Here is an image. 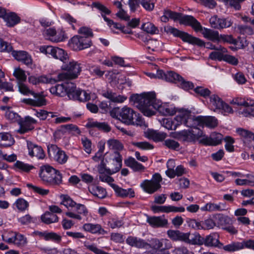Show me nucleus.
<instances>
[{"label":"nucleus","instance_id":"43","mask_svg":"<svg viewBox=\"0 0 254 254\" xmlns=\"http://www.w3.org/2000/svg\"><path fill=\"white\" fill-rule=\"evenodd\" d=\"M14 140L11 134L7 132L0 133V146L8 147L12 145Z\"/></svg>","mask_w":254,"mask_h":254},{"label":"nucleus","instance_id":"6","mask_svg":"<svg viewBox=\"0 0 254 254\" xmlns=\"http://www.w3.org/2000/svg\"><path fill=\"white\" fill-rule=\"evenodd\" d=\"M203 131L197 128L192 127L190 129L172 132L170 136L175 139L184 141H194L203 136Z\"/></svg>","mask_w":254,"mask_h":254},{"label":"nucleus","instance_id":"2","mask_svg":"<svg viewBox=\"0 0 254 254\" xmlns=\"http://www.w3.org/2000/svg\"><path fill=\"white\" fill-rule=\"evenodd\" d=\"M135 106L146 116L150 117L155 114V107L158 102L155 92H143L130 97Z\"/></svg>","mask_w":254,"mask_h":254},{"label":"nucleus","instance_id":"55","mask_svg":"<svg viewBox=\"0 0 254 254\" xmlns=\"http://www.w3.org/2000/svg\"><path fill=\"white\" fill-rule=\"evenodd\" d=\"M13 206L20 211H23L27 209L29 203L22 198H18L13 203Z\"/></svg>","mask_w":254,"mask_h":254},{"label":"nucleus","instance_id":"19","mask_svg":"<svg viewBox=\"0 0 254 254\" xmlns=\"http://www.w3.org/2000/svg\"><path fill=\"white\" fill-rule=\"evenodd\" d=\"M157 76L158 79L177 84L178 83L180 78L182 76L175 71H167L165 72L162 70H157Z\"/></svg>","mask_w":254,"mask_h":254},{"label":"nucleus","instance_id":"36","mask_svg":"<svg viewBox=\"0 0 254 254\" xmlns=\"http://www.w3.org/2000/svg\"><path fill=\"white\" fill-rule=\"evenodd\" d=\"M203 240V244L205 246L209 247H219V244H220L219 241V235L217 233H212L209 235L207 236L204 240L201 237Z\"/></svg>","mask_w":254,"mask_h":254},{"label":"nucleus","instance_id":"20","mask_svg":"<svg viewBox=\"0 0 254 254\" xmlns=\"http://www.w3.org/2000/svg\"><path fill=\"white\" fill-rule=\"evenodd\" d=\"M112 155L113 156V164L112 167H107L106 172L109 174H114L121 169L122 167L123 157L119 152L114 151Z\"/></svg>","mask_w":254,"mask_h":254},{"label":"nucleus","instance_id":"39","mask_svg":"<svg viewBox=\"0 0 254 254\" xmlns=\"http://www.w3.org/2000/svg\"><path fill=\"white\" fill-rule=\"evenodd\" d=\"M67 83L57 84L51 87L50 89L51 93L59 96H64L67 93Z\"/></svg>","mask_w":254,"mask_h":254},{"label":"nucleus","instance_id":"5","mask_svg":"<svg viewBox=\"0 0 254 254\" xmlns=\"http://www.w3.org/2000/svg\"><path fill=\"white\" fill-rule=\"evenodd\" d=\"M39 175L44 182L50 185H60L63 182L60 172L49 165L41 166Z\"/></svg>","mask_w":254,"mask_h":254},{"label":"nucleus","instance_id":"40","mask_svg":"<svg viewBox=\"0 0 254 254\" xmlns=\"http://www.w3.org/2000/svg\"><path fill=\"white\" fill-rule=\"evenodd\" d=\"M86 127L89 128L96 127L105 132H109L111 130V127L108 124L104 122L100 123L93 120L88 121L86 124Z\"/></svg>","mask_w":254,"mask_h":254},{"label":"nucleus","instance_id":"38","mask_svg":"<svg viewBox=\"0 0 254 254\" xmlns=\"http://www.w3.org/2000/svg\"><path fill=\"white\" fill-rule=\"evenodd\" d=\"M199 31H201V33L205 38L213 42H217L219 36L218 31L206 28H203L202 27Z\"/></svg>","mask_w":254,"mask_h":254},{"label":"nucleus","instance_id":"33","mask_svg":"<svg viewBox=\"0 0 254 254\" xmlns=\"http://www.w3.org/2000/svg\"><path fill=\"white\" fill-rule=\"evenodd\" d=\"M227 52V50L225 48L219 46L214 51L210 53L209 58L212 60L222 61Z\"/></svg>","mask_w":254,"mask_h":254},{"label":"nucleus","instance_id":"52","mask_svg":"<svg viewBox=\"0 0 254 254\" xmlns=\"http://www.w3.org/2000/svg\"><path fill=\"white\" fill-rule=\"evenodd\" d=\"M13 75L17 80V84L25 81L27 78L25 71L20 67L15 68Z\"/></svg>","mask_w":254,"mask_h":254},{"label":"nucleus","instance_id":"18","mask_svg":"<svg viewBox=\"0 0 254 254\" xmlns=\"http://www.w3.org/2000/svg\"><path fill=\"white\" fill-rule=\"evenodd\" d=\"M157 110L161 115L165 116H172L176 114L177 108L173 104L167 103L158 102L156 105L155 111Z\"/></svg>","mask_w":254,"mask_h":254},{"label":"nucleus","instance_id":"16","mask_svg":"<svg viewBox=\"0 0 254 254\" xmlns=\"http://www.w3.org/2000/svg\"><path fill=\"white\" fill-rule=\"evenodd\" d=\"M75 212L67 211L65 214L69 218L80 221L82 216L86 217L88 214V210L86 207L82 204L77 203L75 207Z\"/></svg>","mask_w":254,"mask_h":254},{"label":"nucleus","instance_id":"32","mask_svg":"<svg viewBox=\"0 0 254 254\" xmlns=\"http://www.w3.org/2000/svg\"><path fill=\"white\" fill-rule=\"evenodd\" d=\"M180 38L183 41L193 45H196L198 46H202L205 45V42L202 40L198 38L193 37L187 33L183 31L180 35Z\"/></svg>","mask_w":254,"mask_h":254},{"label":"nucleus","instance_id":"49","mask_svg":"<svg viewBox=\"0 0 254 254\" xmlns=\"http://www.w3.org/2000/svg\"><path fill=\"white\" fill-rule=\"evenodd\" d=\"M224 208L222 206V203H219L218 204L208 202L205 205L200 208L202 211H222Z\"/></svg>","mask_w":254,"mask_h":254},{"label":"nucleus","instance_id":"29","mask_svg":"<svg viewBox=\"0 0 254 254\" xmlns=\"http://www.w3.org/2000/svg\"><path fill=\"white\" fill-rule=\"evenodd\" d=\"M103 95L111 102L118 104H122L127 99V97L126 95L118 94L111 91L105 92Z\"/></svg>","mask_w":254,"mask_h":254},{"label":"nucleus","instance_id":"1","mask_svg":"<svg viewBox=\"0 0 254 254\" xmlns=\"http://www.w3.org/2000/svg\"><path fill=\"white\" fill-rule=\"evenodd\" d=\"M63 72L58 75V79L56 80L50 76L42 75L37 77H33V84L39 83H54L57 81H63L76 78L81 71L80 64L76 61L71 60L68 64L62 66Z\"/></svg>","mask_w":254,"mask_h":254},{"label":"nucleus","instance_id":"23","mask_svg":"<svg viewBox=\"0 0 254 254\" xmlns=\"http://www.w3.org/2000/svg\"><path fill=\"white\" fill-rule=\"evenodd\" d=\"M190 112L188 110H186L176 116L173 120L174 122L173 127L175 128V130L183 123H185L187 126L190 127V125L187 124V122L189 120H192L191 118H190Z\"/></svg>","mask_w":254,"mask_h":254},{"label":"nucleus","instance_id":"21","mask_svg":"<svg viewBox=\"0 0 254 254\" xmlns=\"http://www.w3.org/2000/svg\"><path fill=\"white\" fill-rule=\"evenodd\" d=\"M201 142L206 145L216 146L220 144L223 139V135L219 133L213 132L209 137L205 136L203 134Z\"/></svg>","mask_w":254,"mask_h":254},{"label":"nucleus","instance_id":"15","mask_svg":"<svg viewBox=\"0 0 254 254\" xmlns=\"http://www.w3.org/2000/svg\"><path fill=\"white\" fill-rule=\"evenodd\" d=\"M48 152L49 156L54 158L55 160L60 164H64L67 160L68 156L65 152L56 145L49 146Z\"/></svg>","mask_w":254,"mask_h":254},{"label":"nucleus","instance_id":"27","mask_svg":"<svg viewBox=\"0 0 254 254\" xmlns=\"http://www.w3.org/2000/svg\"><path fill=\"white\" fill-rule=\"evenodd\" d=\"M12 55L17 61L22 62L27 66H30L32 64L31 56L25 51H13Z\"/></svg>","mask_w":254,"mask_h":254},{"label":"nucleus","instance_id":"41","mask_svg":"<svg viewBox=\"0 0 254 254\" xmlns=\"http://www.w3.org/2000/svg\"><path fill=\"white\" fill-rule=\"evenodd\" d=\"M167 134L166 133L154 130H149L147 132V137L156 142L164 140Z\"/></svg>","mask_w":254,"mask_h":254},{"label":"nucleus","instance_id":"10","mask_svg":"<svg viewBox=\"0 0 254 254\" xmlns=\"http://www.w3.org/2000/svg\"><path fill=\"white\" fill-rule=\"evenodd\" d=\"M162 179L158 173L154 174L151 180H145L140 185L143 190L149 194H152L156 191L160 187V183Z\"/></svg>","mask_w":254,"mask_h":254},{"label":"nucleus","instance_id":"7","mask_svg":"<svg viewBox=\"0 0 254 254\" xmlns=\"http://www.w3.org/2000/svg\"><path fill=\"white\" fill-rule=\"evenodd\" d=\"M149 246L151 249L147 250L145 254H170L168 251L171 247L170 241L167 239L153 238L151 240Z\"/></svg>","mask_w":254,"mask_h":254},{"label":"nucleus","instance_id":"9","mask_svg":"<svg viewBox=\"0 0 254 254\" xmlns=\"http://www.w3.org/2000/svg\"><path fill=\"white\" fill-rule=\"evenodd\" d=\"M227 173L229 176L235 179L234 183L236 185L254 187V176L253 174L236 171H229Z\"/></svg>","mask_w":254,"mask_h":254},{"label":"nucleus","instance_id":"56","mask_svg":"<svg viewBox=\"0 0 254 254\" xmlns=\"http://www.w3.org/2000/svg\"><path fill=\"white\" fill-rule=\"evenodd\" d=\"M61 18L70 25L73 29H75L76 26L78 25L76 19L68 13L63 14L61 15Z\"/></svg>","mask_w":254,"mask_h":254},{"label":"nucleus","instance_id":"11","mask_svg":"<svg viewBox=\"0 0 254 254\" xmlns=\"http://www.w3.org/2000/svg\"><path fill=\"white\" fill-rule=\"evenodd\" d=\"M222 249L227 252L232 253L244 249H251L254 251V240H249L242 242H232L223 246Z\"/></svg>","mask_w":254,"mask_h":254},{"label":"nucleus","instance_id":"58","mask_svg":"<svg viewBox=\"0 0 254 254\" xmlns=\"http://www.w3.org/2000/svg\"><path fill=\"white\" fill-rule=\"evenodd\" d=\"M68 38L65 31L63 29H58L56 30V34L54 38H53V42L58 43L64 41Z\"/></svg>","mask_w":254,"mask_h":254},{"label":"nucleus","instance_id":"35","mask_svg":"<svg viewBox=\"0 0 254 254\" xmlns=\"http://www.w3.org/2000/svg\"><path fill=\"white\" fill-rule=\"evenodd\" d=\"M125 165L130 168L134 172L142 171L145 170V167L141 164L138 162L132 157H128L124 161Z\"/></svg>","mask_w":254,"mask_h":254},{"label":"nucleus","instance_id":"48","mask_svg":"<svg viewBox=\"0 0 254 254\" xmlns=\"http://www.w3.org/2000/svg\"><path fill=\"white\" fill-rule=\"evenodd\" d=\"M107 144L109 149L114 151L120 152L124 148L123 144L117 139H110L107 140Z\"/></svg>","mask_w":254,"mask_h":254},{"label":"nucleus","instance_id":"42","mask_svg":"<svg viewBox=\"0 0 254 254\" xmlns=\"http://www.w3.org/2000/svg\"><path fill=\"white\" fill-rule=\"evenodd\" d=\"M91 7L95 8L99 11L105 21L106 19L108 18L106 17V15H110L111 13V11L108 7L98 1L93 2Z\"/></svg>","mask_w":254,"mask_h":254},{"label":"nucleus","instance_id":"64","mask_svg":"<svg viewBox=\"0 0 254 254\" xmlns=\"http://www.w3.org/2000/svg\"><path fill=\"white\" fill-rule=\"evenodd\" d=\"M173 254H194V253L190 251L187 247L181 246L174 248L172 251Z\"/></svg>","mask_w":254,"mask_h":254},{"label":"nucleus","instance_id":"46","mask_svg":"<svg viewBox=\"0 0 254 254\" xmlns=\"http://www.w3.org/2000/svg\"><path fill=\"white\" fill-rule=\"evenodd\" d=\"M41 219L43 223L46 224L56 223L59 221V217L56 214L48 211L41 215Z\"/></svg>","mask_w":254,"mask_h":254},{"label":"nucleus","instance_id":"24","mask_svg":"<svg viewBox=\"0 0 254 254\" xmlns=\"http://www.w3.org/2000/svg\"><path fill=\"white\" fill-rule=\"evenodd\" d=\"M179 21L182 24L190 25L196 31H199L202 29L200 23L192 16L181 14Z\"/></svg>","mask_w":254,"mask_h":254},{"label":"nucleus","instance_id":"45","mask_svg":"<svg viewBox=\"0 0 254 254\" xmlns=\"http://www.w3.org/2000/svg\"><path fill=\"white\" fill-rule=\"evenodd\" d=\"M216 224L223 229L228 225L232 224V220L227 216L219 214L216 217Z\"/></svg>","mask_w":254,"mask_h":254},{"label":"nucleus","instance_id":"34","mask_svg":"<svg viewBox=\"0 0 254 254\" xmlns=\"http://www.w3.org/2000/svg\"><path fill=\"white\" fill-rule=\"evenodd\" d=\"M92 159L96 162H100L97 167V170L99 173L106 172V162L107 161L105 160L104 155L103 153L97 152L95 155L93 156Z\"/></svg>","mask_w":254,"mask_h":254},{"label":"nucleus","instance_id":"4","mask_svg":"<svg viewBox=\"0 0 254 254\" xmlns=\"http://www.w3.org/2000/svg\"><path fill=\"white\" fill-rule=\"evenodd\" d=\"M168 237L173 241H180L192 245H201L203 240L197 233H184L179 230H169L167 232Z\"/></svg>","mask_w":254,"mask_h":254},{"label":"nucleus","instance_id":"3","mask_svg":"<svg viewBox=\"0 0 254 254\" xmlns=\"http://www.w3.org/2000/svg\"><path fill=\"white\" fill-rule=\"evenodd\" d=\"M111 116L115 119L121 120L127 125H136L141 126L143 121L140 117H137L136 121H134V115H136L132 109L124 106L122 109L119 107L113 108L110 112Z\"/></svg>","mask_w":254,"mask_h":254},{"label":"nucleus","instance_id":"60","mask_svg":"<svg viewBox=\"0 0 254 254\" xmlns=\"http://www.w3.org/2000/svg\"><path fill=\"white\" fill-rule=\"evenodd\" d=\"M218 43H228L236 45L237 41L231 35L221 34L218 36Z\"/></svg>","mask_w":254,"mask_h":254},{"label":"nucleus","instance_id":"63","mask_svg":"<svg viewBox=\"0 0 254 254\" xmlns=\"http://www.w3.org/2000/svg\"><path fill=\"white\" fill-rule=\"evenodd\" d=\"M163 144L167 148L171 150H178L180 149V143L172 139H166Z\"/></svg>","mask_w":254,"mask_h":254},{"label":"nucleus","instance_id":"61","mask_svg":"<svg viewBox=\"0 0 254 254\" xmlns=\"http://www.w3.org/2000/svg\"><path fill=\"white\" fill-rule=\"evenodd\" d=\"M44 236L46 241H52L56 243H59L62 240V237L60 235L53 232H48L46 231V235Z\"/></svg>","mask_w":254,"mask_h":254},{"label":"nucleus","instance_id":"17","mask_svg":"<svg viewBox=\"0 0 254 254\" xmlns=\"http://www.w3.org/2000/svg\"><path fill=\"white\" fill-rule=\"evenodd\" d=\"M76 93V94H74V95L71 94V92L69 93V98L81 102H86L89 100L94 101L97 98V95L95 93L82 90L80 89Z\"/></svg>","mask_w":254,"mask_h":254},{"label":"nucleus","instance_id":"50","mask_svg":"<svg viewBox=\"0 0 254 254\" xmlns=\"http://www.w3.org/2000/svg\"><path fill=\"white\" fill-rule=\"evenodd\" d=\"M181 14L171 10H165L164 15L161 17V20L162 22H166L169 19L174 20H179Z\"/></svg>","mask_w":254,"mask_h":254},{"label":"nucleus","instance_id":"62","mask_svg":"<svg viewBox=\"0 0 254 254\" xmlns=\"http://www.w3.org/2000/svg\"><path fill=\"white\" fill-rule=\"evenodd\" d=\"M177 84L180 88L186 91L191 89L194 87L191 82L186 80L182 76L180 78Z\"/></svg>","mask_w":254,"mask_h":254},{"label":"nucleus","instance_id":"8","mask_svg":"<svg viewBox=\"0 0 254 254\" xmlns=\"http://www.w3.org/2000/svg\"><path fill=\"white\" fill-rule=\"evenodd\" d=\"M209 107L211 110L221 113L224 115L233 113V110L228 104L225 103L217 95L213 94L210 97Z\"/></svg>","mask_w":254,"mask_h":254},{"label":"nucleus","instance_id":"31","mask_svg":"<svg viewBox=\"0 0 254 254\" xmlns=\"http://www.w3.org/2000/svg\"><path fill=\"white\" fill-rule=\"evenodd\" d=\"M146 221L154 228L163 227L168 224V220L161 216H148Z\"/></svg>","mask_w":254,"mask_h":254},{"label":"nucleus","instance_id":"47","mask_svg":"<svg viewBox=\"0 0 254 254\" xmlns=\"http://www.w3.org/2000/svg\"><path fill=\"white\" fill-rule=\"evenodd\" d=\"M12 169L16 171L28 173L32 169V166L18 160L13 165Z\"/></svg>","mask_w":254,"mask_h":254},{"label":"nucleus","instance_id":"54","mask_svg":"<svg viewBox=\"0 0 254 254\" xmlns=\"http://www.w3.org/2000/svg\"><path fill=\"white\" fill-rule=\"evenodd\" d=\"M61 197L62 198L61 204L65 206L68 209L75 207L77 204L75 201L67 195H62Z\"/></svg>","mask_w":254,"mask_h":254},{"label":"nucleus","instance_id":"25","mask_svg":"<svg viewBox=\"0 0 254 254\" xmlns=\"http://www.w3.org/2000/svg\"><path fill=\"white\" fill-rule=\"evenodd\" d=\"M126 242L130 246L138 249H146L149 246V244L146 242L145 240L134 236L128 237Z\"/></svg>","mask_w":254,"mask_h":254},{"label":"nucleus","instance_id":"53","mask_svg":"<svg viewBox=\"0 0 254 254\" xmlns=\"http://www.w3.org/2000/svg\"><path fill=\"white\" fill-rule=\"evenodd\" d=\"M33 106L40 107L46 104V100L42 94L33 92Z\"/></svg>","mask_w":254,"mask_h":254},{"label":"nucleus","instance_id":"30","mask_svg":"<svg viewBox=\"0 0 254 254\" xmlns=\"http://www.w3.org/2000/svg\"><path fill=\"white\" fill-rule=\"evenodd\" d=\"M83 229L92 234H105L107 232L99 224L85 223L82 226Z\"/></svg>","mask_w":254,"mask_h":254},{"label":"nucleus","instance_id":"28","mask_svg":"<svg viewBox=\"0 0 254 254\" xmlns=\"http://www.w3.org/2000/svg\"><path fill=\"white\" fill-rule=\"evenodd\" d=\"M18 123L20 127L17 131L20 134L25 133L31 129L32 119L30 116H26L24 119L20 118L18 120Z\"/></svg>","mask_w":254,"mask_h":254},{"label":"nucleus","instance_id":"37","mask_svg":"<svg viewBox=\"0 0 254 254\" xmlns=\"http://www.w3.org/2000/svg\"><path fill=\"white\" fill-rule=\"evenodd\" d=\"M88 190L91 194L99 198H104L107 195L106 190L100 186L91 185L88 187Z\"/></svg>","mask_w":254,"mask_h":254},{"label":"nucleus","instance_id":"44","mask_svg":"<svg viewBox=\"0 0 254 254\" xmlns=\"http://www.w3.org/2000/svg\"><path fill=\"white\" fill-rule=\"evenodd\" d=\"M8 27H13L20 22V19L14 12L7 13L3 19Z\"/></svg>","mask_w":254,"mask_h":254},{"label":"nucleus","instance_id":"51","mask_svg":"<svg viewBox=\"0 0 254 254\" xmlns=\"http://www.w3.org/2000/svg\"><path fill=\"white\" fill-rule=\"evenodd\" d=\"M53 58L58 59L65 63L68 59V56L64 50L58 47H55Z\"/></svg>","mask_w":254,"mask_h":254},{"label":"nucleus","instance_id":"26","mask_svg":"<svg viewBox=\"0 0 254 254\" xmlns=\"http://www.w3.org/2000/svg\"><path fill=\"white\" fill-rule=\"evenodd\" d=\"M112 189L118 196L125 198H133L135 196V192L132 188L124 189L117 185H113Z\"/></svg>","mask_w":254,"mask_h":254},{"label":"nucleus","instance_id":"14","mask_svg":"<svg viewBox=\"0 0 254 254\" xmlns=\"http://www.w3.org/2000/svg\"><path fill=\"white\" fill-rule=\"evenodd\" d=\"M188 223L190 227L196 230H209L213 229L216 226V221L214 222L211 218H208L201 221H198L195 219H191L188 221Z\"/></svg>","mask_w":254,"mask_h":254},{"label":"nucleus","instance_id":"13","mask_svg":"<svg viewBox=\"0 0 254 254\" xmlns=\"http://www.w3.org/2000/svg\"><path fill=\"white\" fill-rule=\"evenodd\" d=\"M69 47L74 51H80L91 46V41L81 36H74L69 41Z\"/></svg>","mask_w":254,"mask_h":254},{"label":"nucleus","instance_id":"59","mask_svg":"<svg viewBox=\"0 0 254 254\" xmlns=\"http://www.w3.org/2000/svg\"><path fill=\"white\" fill-rule=\"evenodd\" d=\"M33 156L36 157L38 159H43L45 158V154L42 147L33 145Z\"/></svg>","mask_w":254,"mask_h":254},{"label":"nucleus","instance_id":"22","mask_svg":"<svg viewBox=\"0 0 254 254\" xmlns=\"http://www.w3.org/2000/svg\"><path fill=\"white\" fill-rule=\"evenodd\" d=\"M195 121L200 125L210 128L216 127L218 124L217 119L213 116H198L195 118Z\"/></svg>","mask_w":254,"mask_h":254},{"label":"nucleus","instance_id":"12","mask_svg":"<svg viewBox=\"0 0 254 254\" xmlns=\"http://www.w3.org/2000/svg\"><path fill=\"white\" fill-rule=\"evenodd\" d=\"M231 103L241 106L238 111L240 115L246 117H251L252 107L254 105V100L248 98H236Z\"/></svg>","mask_w":254,"mask_h":254},{"label":"nucleus","instance_id":"57","mask_svg":"<svg viewBox=\"0 0 254 254\" xmlns=\"http://www.w3.org/2000/svg\"><path fill=\"white\" fill-rule=\"evenodd\" d=\"M162 43L156 39H149L146 41L147 48L151 49L152 51H156L159 49Z\"/></svg>","mask_w":254,"mask_h":254}]
</instances>
